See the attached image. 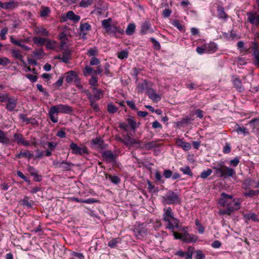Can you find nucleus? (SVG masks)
Listing matches in <instances>:
<instances>
[{
	"instance_id": "nucleus-1",
	"label": "nucleus",
	"mask_w": 259,
	"mask_h": 259,
	"mask_svg": "<svg viewBox=\"0 0 259 259\" xmlns=\"http://www.w3.org/2000/svg\"><path fill=\"white\" fill-rule=\"evenodd\" d=\"M163 221L167 223L166 228L173 232L176 239H180L187 243L193 242L196 241L197 238L195 235L189 234L187 232L181 234L174 231L175 229L179 228L180 221L174 217V213L170 207H168L164 209Z\"/></svg>"
},
{
	"instance_id": "nucleus-2",
	"label": "nucleus",
	"mask_w": 259,
	"mask_h": 259,
	"mask_svg": "<svg viewBox=\"0 0 259 259\" xmlns=\"http://www.w3.org/2000/svg\"><path fill=\"white\" fill-rule=\"evenodd\" d=\"M217 174H220V177H233L236 175L234 169L232 168L227 167L224 165H220L215 167Z\"/></svg>"
},
{
	"instance_id": "nucleus-3",
	"label": "nucleus",
	"mask_w": 259,
	"mask_h": 259,
	"mask_svg": "<svg viewBox=\"0 0 259 259\" xmlns=\"http://www.w3.org/2000/svg\"><path fill=\"white\" fill-rule=\"evenodd\" d=\"M163 202L167 204L179 203L180 202V199L178 194L170 191L163 197Z\"/></svg>"
},
{
	"instance_id": "nucleus-4",
	"label": "nucleus",
	"mask_w": 259,
	"mask_h": 259,
	"mask_svg": "<svg viewBox=\"0 0 259 259\" xmlns=\"http://www.w3.org/2000/svg\"><path fill=\"white\" fill-rule=\"evenodd\" d=\"M259 44L256 41L252 42L251 45L249 49L251 50V52L252 53L253 57V64L255 66L259 67V50H258Z\"/></svg>"
},
{
	"instance_id": "nucleus-5",
	"label": "nucleus",
	"mask_w": 259,
	"mask_h": 259,
	"mask_svg": "<svg viewBox=\"0 0 259 259\" xmlns=\"http://www.w3.org/2000/svg\"><path fill=\"white\" fill-rule=\"evenodd\" d=\"M70 149L73 154L82 155L88 154V150L85 146L79 147L76 143L72 142L70 145Z\"/></svg>"
},
{
	"instance_id": "nucleus-6",
	"label": "nucleus",
	"mask_w": 259,
	"mask_h": 259,
	"mask_svg": "<svg viewBox=\"0 0 259 259\" xmlns=\"http://www.w3.org/2000/svg\"><path fill=\"white\" fill-rule=\"evenodd\" d=\"M93 90V94L92 95L88 90H84L82 92L84 93L88 98L89 99V97H91L92 99L95 100H99L102 96L103 92L101 90L98 89L97 88L92 87Z\"/></svg>"
},
{
	"instance_id": "nucleus-7",
	"label": "nucleus",
	"mask_w": 259,
	"mask_h": 259,
	"mask_svg": "<svg viewBox=\"0 0 259 259\" xmlns=\"http://www.w3.org/2000/svg\"><path fill=\"white\" fill-rule=\"evenodd\" d=\"M53 107L56 108V110H57V113L69 114L72 112L73 110L71 106L66 104H59L56 106H53Z\"/></svg>"
},
{
	"instance_id": "nucleus-8",
	"label": "nucleus",
	"mask_w": 259,
	"mask_h": 259,
	"mask_svg": "<svg viewBox=\"0 0 259 259\" xmlns=\"http://www.w3.org/2000/svg\"><path fill=\"white\" fill-rule=\"evenodd\" d=\"M154 32L152 28L151 23L149 21L143 23L140 30V33L144 35L148 33H152Z\"/></svg>"
},
{
	"instance_id": "nucleus-9",
	"label": "nucleus",
	"mask_w": 259,
	"mask_h": 259,
	"mask_svg": "<svg viewBox=\"0 0 259 259\" xmlns=\"http://www.w3.org/2000/svg\"><path fill=\"white\" fill-rule=\"evenodd\" d=\"M151 87V82L146 80H144L142 82L138 84L137 89L139 93H143L144 92H146V93H147V90H149V89Z\"/></svg>"
},
{
	"instance_id": "nucleus-10",
	"label": "nucleus",
	"mask_w": 259,
	"mask_h": 259,
	"mask_svg": "<svg viewBox=\"0 0 259 259\" xmlns=\"http://www.w3.org/2000/svg\"><path fill=\"white\" fill-rule=\"evenodd\" d=\"M119 141L124 143L126 146H131L133 144H140L141 143L140 141H137L135 139L131 138L129 135H126L124 136L123 139L119 138Z\"/></svg>"
},
{
	"instance_id": "nucleus-11",
	"label": "nucleus",
	"mask_w": 259,
	"mask_h": 259,
	"mask_svg": "<svg viewBox=\"0 0 259 259\" xmlns=\"http://www.w3.org/2000/svg\"><path fill=\"white\" fill-rule=\"evenodd\" d=\"M248 21L252 24L257 26L259 24V14L249 12L247 14Z\"/></svg>"
},
{
	"instance_id": "nucleus-12",
	"label": "nucleus",
	"mask_w": 259,
	"mask_h": 259,
	"mask_svg": "<svg viewBox=\"0 0 259 259\" xmlns=\"http://www.w3.org/2000/svg\"><path fill=\"white\" fill-rule=\"evenodd\" d=\"M193 250V247H189L188 248V251L186 252L182 250H179L177 251L175 254V255H178L180 257L185 256L186 259H192Z\"/></svg>"
},
{
	"instance_id": "nucleus-13",
	"label": "nucleus",
	"mask_w": 259,
	"mask_h": 259,
	"mask_svg": "<svg viewBox=\"0 0 259 259\" xmlns=\"http://www.w3.org/2000/svg\"><path fill=\"white\" fill-rule=\"evenodd\" d=\"M146 93L149 98L154 102H157L161 100L160 96L157 94L151 87L149 89V90H147Z\"/></svg>"
},
{
	"instance_id": "nucleus-14",
	"label": "nucleus",
	"mask_w": 259,
	"mask_h": 259,
	"mask_svg": "<svg viewBox=\"0 0 259 259\" xmlns=\"http://www.w3.org/2000/svg\"><path fill=\"white\" fill-rule=\"evenodd\" d=\"M255 182L251 178H247L244 180L242 184V188L246 190H249L254 187Z\"/></svg>"
},
{
	"instance_id": "nucleus-15",
	"label": "nucleus",
	"mask_w": 259,
	"mask_h": 259,
	"mask_svg": "<svg viewBox=\"0 0 259 259\" xmlns=\"http://www.w3.org/2000/svg\"><path fill=\"white\" fill-rule=\"evenodd\" d=\"M106 32L109 34L115 35L116 32L119 34H122L123 32V30L115 25H111L106 30Z\"/></svg>"
},
{
	"instance_id": "nucleus-16",
	"label": "nucleus",
	"mask_w": 259,
	"mask_h": 259,
	"mask_svg": "<svg viewBox=\"0 0 259 259\" xmlns=\"http://www.w3.org/2000/svg\"><path fill=\"white\" fill-rule=\"evenodd\" d=\"M227 207L231 209L233 211L238 210L240 207V204L238 200H231L229 201Z\"/></svg>"
},
{
	"instance_id": "nucleus-17",
	"label": "nucleus",
	"mask_w": 259,
	"mask_h": 259,
	"mask_svg": "<svg viewBox=\"0 0 259 259\" xmlns=\"http://www.w3.org/2000/svg\"><path fill=\"white\" fill-rule=\"evenodd\" d=\"M204 49H205V53H213L218 49L217 46L213 42H210L208 44H204Z\"/></svg>"
},
{
	"instance_id": "nucleus-18",
	"label": "nucleus",
	"mask_w": 259,
	"mask_h": 259,
	"mask_svg": "<svg viewBox=\"0 0 259 259\" xmlns=\"http://www.w3.org/2000/svg\"><path fill=\"white\" fill-rule=\"evenodd\" d=\"M176 145L181 147L185 151H188L191 149V145L189 143L183 141L180 139H177L176 142Z\"/></svg>"
},
{
	"instance_id": "nucleus-19",
	"label": "nucleus",
	"mask_w": 259,
	"mask_h": 259,
	"mask_svg": "<svg viewBox=\"0 0 259 259\" xmlns=\"http://www.w3.org/2000/svg\"><path fill=\"white\" fill-rule=\"evenodd\" d=\"M102 156L104 158L108 160L110 162H114L116 160L115 156L110 150H106L104 151L102 153Z\"/></svg>"
},
{
	"instance_id": "nucleus-20",
	"label": "nucleus",
	"mask_w": 259,
	"mask_h": 259,
	"mask_svg": "<svg viewBox=\"0 0 259 259\" xmlns=\"http://www.w3.org/2000/svg\"><path fill=\"white\" fill-rule=\"evenodd\" d=\"M233 84L236 90L239 92L243 91L244 88L242 84L241 80L239 78L235 76H233Z\"/></svg>"
},
{
	"instance_id": "nucleus-21",
	"label": "nucleus",
	"mask_w": 259,
	"mask_h": 259,
	"mask_svg": "<svg viewBox=\"0 0 259 259\" xmlns=\"http://www.w3.org/2000/svg\"><path fill=\"white\" fill-rule=\"evenodd\" d=\"M91 29V26L88 23H80V35H83L85 36L89 31Z\"/></svg>"
},
{
	"instance_id": "nucleus-22",
	"label": "nucleus",
	"mask_w": 259,
	"mask_h": 259,
	"mask_svg": "<svg viewBox=\"0 0 259 259\" xmlns=\"http://www.w3.org/2000/svg\"><path fill=\"white\" fill-rule=\"evenodd\" d=\"M77 76V75L74 71H69L66 73L65 80L67 83H71L74 80Z\"/></svg>"
},
{
	"instance_id": "nucleus-23",
	"label": "nucleus",
	"mask_w": 259,
	"mask_h": 259,
	"mask_svg": "<svg viewBox=\"0 0 259 259\" xmlns=\"http://www.w3.org/2000/svg\"><path fill=\"white\" fill-rule=\"evenodd\" d=\"M73 166L74 164L72 163L63 160L59 164V168L63 170L68 171L70 170Z\"/></svg>"
},
{
	"instance_id": "nucleus-24",
	"label": "nucleus",
	"mask_w": 259,
	"mask_h": 259,
	"mask_svg": "<svg viewBox=\"0 0 259 259\" xmlns=\"http://www.w3.org/2000/svg\"><path fill=\"white\" fill-rule=\"evenodd\" d=\"M17 105V100L14 98H10L8 99V103L7 104V109L11 111L14 110Z\"/></svg>"
},
{
	"instance_id": "nucleus-25",
	"label": "nucleus",
	"mask_w": 259,
	"mask_h": 259,
	"mask_svg": "<svg viewBox=\"0 0 259 259\" xmlns=\"http://www.w3.org/2000/svg\"><path fill=\"white\" fill-rule=\"evenodd\" d=\"M10 40L13 44L21 47L25 51H29L31 49L29 47L24 45L22 42H20V41H17L13 36H11Z\"/></svg>"
},
{
	"instance_id": "nucleus-26",
	"label": "nucleus",
	"mask_w": 259,
	"mask_h": 259,
	"mask_svg": "<svg viewBox=\"0 0 259 259\" xmlns=\"http://www.w3.org/2000/svg\"><path fill=\"white\" fill-rule=\"evenodd\" d=\"M71 59V51L68 50H65L62 53L61 61L65 63L69 62V61Z\"/></svg>"
},
{
	"instance_id": "nucleus-27",
	"label": "nucleus",
	"mask_w": 259,
	"mask_h": 259,
	"mask_svg": "<svg viewBox=\"0 0 259 259\" xmlns=\"http://www.w3.org/2000/svg\"><path fill=\"white\" fill-rule=\"evenodd\" d=\"M218 17L219 19L226 20L228 19V15L225 12L224 8L222 6H219L217 9Z\"/></svg>"
},
{
	"instance_id": "nucleus-28",
	"label": "nucleus",
	"mask_w": 259,
	"mask_h": 259,
	"mask_svg": "<svg viewBox=\"0 0 259 259\" xmlns=\"http://www.w3.org/2000/svg\"><path fill=\"white\" fill-rule=\"evenodd\" d=\"M92 143L95 145H98V147L101 149H105L106 145L105 144L104 141L101 139L97 138L92 140Z\"/></svg>"
},
{
	"instance_id": "nucleus-29",
	"label": "nucleus",
	"mask_w": 259,
	"mask_h": 259,
	"mask_svg": "<svg viewBox=\"0 0 259 259\" xmlns=\"http://www.w3.org/2000/svg\"><path fill=\"white\" fill-rule=\"evenodd\" d=\"M55 113H57L56 108H54L53 106L51 107L49 111V115L50 119L54 123H57L58 121V117H55L54 115Z\"/></svg>"
},
{
	"instance_id": "nucleus-30",
	"label": "nucleus",
	"mask_w": 259,
	"mask_h": 259,
	"mask_svg": "<svg viewBox=\"0 0 259 259\" xmlns=\"http://www.w3.org/2000/svg\"><path fill=\"white\" fill-rule=\"evenodd\" d=\"M66 17L71 20L74 21L75 22H77L80 20V16L75 15L72 11H68L66 14Z\"/></svg>"
},
{
	"instance_id": "nucleus-31",
	"label": "nucleus",
	"mask_w": 259,
	"mask_h": 259,
	"mask_svg": "<svg viewBox=\"0 0 259 259\" xmlns=\"http://www.w3.org/2000/svg\"><path fill=\"white\" fill-rule=\"evenodd\" d=\"M126 121L127 122V125L131 126V128L134 131L140 124V123L137 124L133 117H129L127 118Z\"/></svg>"
},
{
	"instance_id": "nucleus-32",
	"label": "nucleus",
	"mask_w": 259,
	"mask_h": 259,
	"mask_svg": "<svg viewBox=\"0 0 259 259\" xmlns=\"http://www.w3.org/2000/svg\"><path fill=\"white\" fill-rule=\"evenodd\" d=\"M33 154L30 152L29 151H26L24 152H20L19 153L16 155V157L18 158H21L23 157L27 158L30 159L33 157Z\"/></svg>"
},
{
	"instance_id": "nucleus-33",
	"label": "nucleus",
	"mask_w": 259,
	"mask_h": 259,
	"mask_svg": "<svg viewBox=\"0 0 259 259\" xmlns=\"http://www.w3.org/2000/svg\"><path fill=\"white\" fill-rule=\"evenodd\" d=\"M34 32L36 34L45 36H47L49 35L48 31L46 28L41 27H36L34 29Z\"/></svg>"
},
{
	"instance_id": "nucleus-34",
	"label": "nucleus",
	"mask_w": 259,
	"mask_h": 259,
	"mask_svg": "<svg viewBox=\"0 0 259 259\" xmlns=\"http://www.w3.org/2000/svg\"><path fill=\"white\" fill-rule=\"evenodd\" d=\"M243 195L246 197L252 198L254 196H256L259 194V190H247V191L243 192Z\"/></svg>"
},
{
	"instance_id": "nucleus-35",
	"label": "nucleus",
	"mask_w": 259,
	"mask_h": 259,
	"mask_svg": "<svg viewBox=\"0 0 259 259\" xmlns=\"http://www.w3.org/2000/svg\"><path fill=\"white\" fill-rule=\"evenodd\" d=\"M41 145L45 148H46L45 146L47 145L48 147V150L52 151H54L57 146V144L54 142L41 143Z\"/></svg>"
},
{
	"instance_id": "nucleus-36",
	"label": "nucleus",
	"mask_w": 259,
	"mask_h": 259,
	"mask_svg": "<svg viewBox=\"0 0 259 259\" xmlns=\"http://www.w3.org/2000/svg\"><path fill=\"white\" fill-rule=\"evenodd\" d=\"M11 53L12 54L13 56L16 59H19L24 63H25L24 61L23 60V56L21 54L19 51L16 50H12L11 51Z\"/></svg>"
},
{
	"instance_id": "nucleus-37",
	"label": "nucleus",
	"mask_w": 259,
	"mask_h": 259,
	"mask_svg": "<svg viewBox=\"0 0 259 259\" xmlns=\"http://www.w3.org/2000/svg\"><path fill=\"white\" fill-rule=\"evenodd\" d=\"M34 43L37 45L43 46L47 41V39L41 37H34L33 38Z\"/></svg>"
},
{
	"instance_id": "nucleus-38",
	"label": "nucleus",
	"mask_w": 259,
	"mask_h": 259,
	"mask_svg": "<svg viewBox=\"0 0 259 259\" xmlns=\"http://www.w3.org/2000/svg\"><path fill=\"white\" fill-rule=\"evenodd\" d=\"M244 217L247 220H251L253 222H258L257 215L254 213H248L244 215Z\"/></svg>"
},
{
	"instance_id": "nucleus-39",
	"label": "nucleus",
	"mask_w": 259,
	"mask_h": 259,
	"mask_svg": "<svg viewBox=\"0 0 259 259\" xmlns=\"http://www.w3.org/2000/svg\"><path fill=\"white\" fill-rule=\"evenodd\" d=\"M136 28V25L134 23L129 24L126 29L125 32L128 35H132Z\"/></svg>"
},
{
	"instance_id": "nucleus-40",
	"label": "nucleus",
	"mask_w": 259,
	"mask_h": 259,
	"mask_svg": "<svg viewBox=\"0 0 259 259\" xmlns=\"http://www.w3.org/2000/svg\"><path fill=\"white\" fill-rule=\"evenodd\" d=\"M93 73L95 74V70L88 66H87L83 71V74L84 76H88L92 75Z\"/></svg>"
},
{
	"instance_id": "nucleus-41",
	"label": "nucleus",
	"mask_w": 259,
	"mask_h": 259,
	"mask_svg": "<svg viewBox=\"0 0 259 259\" xmlns=\"http://www.w3.org/2000/svg\"><path fill=\"white\" fill-rule=\"evenodd\" d=\"M9 142V139L6 137L5 133L0 130V143L7 144Z\"/></svg>"
},
{
	"instance_id": "nucleus-42",
	"label": "nucleus",
	"mask_w": 259,
	"mask_h": 259,
	"mask_svg": "<svg viewBox=\"0 0 259 259\" xmlns=\"http://www.w3.org/2000/svg\"><path fill=\"white\" fill-rule=\"evenodd\" d=\"M249 124L252 128H259V117L258 118H253L249 122Z\"/></svg>"
},
{
	"instance_id": "nucleus-43",
	"label": "nucleus",
	"mask_w": 259,
	"mask_h": 259,
	"mask_svg": "<svg viewBox=\"0 0 259 259\" xmlns=\"http://www.w3.org/2000/svg\"><path fill=\"white\" fill-rule=\"evenodd\" d=\"M120 241V239L119 238H113L109 241L108 245L111 248H115Z\"/></svg>"
},
{
	"instance_id": "nucleus-44",
	"label": "nucleus",
	"mask_w": 259,
	"mask_h": 259,
	"mask_svg": "<svg viewBox=\"0 0 259 259\" xmlns=\"http://www.w3.org/2000/svg\"><path fill=\"white\" fill-rule=\"evenodd\" d=\"M157 144L154 141H151L149 142H148L147 143H145L143 145V147L145 148L146 150H150L156 147Z\"/></svg>"
},
{
	"instance_id": "nucleus-45",
	"label": "nucleus",
	"mask_w": 259,
	"mask_h": 259,
	"mask_svg": "<svg viewBox=\"0 0 259 259\" xmlns=\"http://www.w3.org/2000/svg\"><path fill=\"white\" fill-rule=\"evenodd\" d=\"M91 96L89 97V99H88L90 102V105L93 108V109L96 112L99 111V108L98 106V104L96 103L97 100L92 99Z\"/></svg>"
},
{
	"instance_id": "nucleus-46",
	"label": "nucleus",
	"mask_w": 259,
	"mask_h": 259,
	"mask_svg": "<svg viewBox=\"0 0 259 259\" xmlns=\"http://www.w3.org/2000/svg\"><path fill=\"white\" fill-rule=\"evenodd\" d=\"M89 84L92 87L96 88L98 85V77L95 75H93L92 77L89 80Z\"/></svg>"
},
{
	"instance_id": "nucleus-47",
	"label": "nucleus",
	"mask_w": 259,
	"mask_h": 259,
	"mask_svg": "<svg viewBox=\"0 0 259 259\" xmlns=\"http://www.w3.org/2000/svg\"><path fill=\"white\" fill-rule=\"evenodd\" d=\"M180 170L183 172L184 174L188 175L191 177H192L193 174L190 169V168L188 166H186L183 167H181Z\"/></svg>"
},
{
	"instance_id": "nucleus-48",
	"label": "nucleus",
	"mask_w": 259,
	"mask_h": 259,
	"mask_svg": "<svg viewBox=\"0 0 259 259\" xmlns=\"http://www.w3.org/2000/svg\"><path fill=\"white\" fill-rule=\"evenodd\" d=\"M112 21L111 18H109L107 19H104L102 21V24L103 28L106 30L111 25V22Z\"/></svg>"
},
{
	"instance_id": "nucleus-49",
	"label": "nucleus",
	"mask_w": 259,
	"mask_h": 259,
	"mask_svg": "<svg viewBox=\"0 0 259 259\" xmlns=\"http://www.w3.org/2000/svg\"><path fill=\"white\" fill-rule=\"evenodd\" d=\"M74 83L76 87H77L79 89L81 90V92L85 90L83 88V85L81 83L80 79L79 78L78 76L77 75L76 77L75 78L74 80Z\"/></svg>"
},
{
	"instance_id": "nucleus-50",
	"label": "nucleus",
	"mask_w": 259,
	"mask_h": 259,
	"mask_svg": "<svg viewBox=\"0 0 259 259\" xmlns=\"http://www.w3.org/2000/svg\"><path fill=\"white\" fill-rule=\"evenodd\" d=\"M14 141L16 142L17 144H21L24 138L20 133H16L14 135Z\"/></svg>"
},
{
	"instance_id": "nucleus-51",
	"label": "nucleus",
	"mask_w": 259,
	"mask_h": 259,
	"mask_svg": "<svg viewBox=\"0 0 259 259\" xmlns=\"http://www.w3.org/2000/svg\"><path fill=\"white\" fill-rule=\"evenodd\" d=\"M93 0H82L79 3V6L86 8L93 3Z\"/></svg>"
},
{
	"instance_id": "nucleus-52",
	"label": "nucleus",
	"mask_w": 259,
	"mask_h": 259,
	"mask_svg": "<svg viewBox=\"0 0 259 259\" xmlns=\"http://www.w3.org/2000/svg\"><path fill=\"white\" fill-rule=\"evenodd\" d=\"M150 40L153 44V46L155 50H159L161 48L160 43L157 41L154 38L151 37Z\"/></svg>"
},
{
	"instance_id": "nucleus-53",
	"label": "nucleus",
	"mask_w": 259,
	"mask_h": 259,
	"mask_svg": "<svg viewBox=\"0 0 259 259\" xmlns=\"http://www.w3.org/2000/svg\"><path fill=\"white\" fill-rule=\"evenodd\" d=\"M21 205L23 206H26L28 208H31L32 207V203L31 202L28 201V197H25L23 199H22L21 201Z\"/></svg>"
},
{
	"instance_id": "nucleus-54",
	"label": "nucleus",
	"mask_w": 259,
	"mask_h": 259,
	"mask_svg": "<svg viewBox=\"0 0 259 259\" xmlns=\"http://www.w3.org/2000/svg\"><path fill=\"white\" fill-rule=\"evenodd\" d=\"M14 7V3L12 2H9L8 3H4L2 6V9H11Z\"/></svg>"
},
{
	"instance_id": "nucleus-55",
	"label": "nucleus",
	"mask_w": 259,
	"mask_h": 259,
	"mask_svg": "<svg viewBox=\"0 0 259 259\" xmlns=\"http://www.w3.org/2000/svg\"><path fill=\"white\" fill-rule=\"evenodd\" d=\"M107 111L110 113H114L117 112V108L112 104H109L107 106Z\"/></svg>"
},
{
	"instance_id": "nucleus-56",
	"label": "nucleus",
	"mask_w": 259,
	"mask_h": 259,
	"mask_svg": "<svg viewBox=\"0 0 259 259\" xmlns=\"http://www.w3.org/2000/svg\"><path fill=\"white\" fill-rule=\"evenodd\" d=\"M212 173V170L210 168L207 169L206 170L203 171L200 175V177L202 179H206Z\"/></svg>"
},
{
	"instance_id": "nucleus-57",
	"label": "nucleus",
	"mask_w": 259,
	"mask_h": 259,
	"mask_svg": "<svg viewBox=\"0 0 259 259\" xmlns=\"http://www.w3.org/2000/svg\"><path fill=\"white\" fill-rule=\"evenodd\" d=\"M89 56H95L98 55V49L96 47L91 48L87 53Z\"/></svg>"
},
{
	"instance_id": "nucleus-58",
	"label": "nucleus",
	"mask_w": 259,
	"mask_h": 259,
	"mask_svg": "<svg viewBox=\"0 0 259 259\" xmlns=\"http://www.w3.org/2000/svg\"><path fill=\"white\" fill-rule=\"evenodd\" d=\"M50 12V10L49 8L43 7L40 12V15L41 17H44L47 16Z\"/></svg>"
},
{
	"instance_id": "nucleus-59",
	"label": "nucleus",
	"mask_w": 259,
	"mask_h": 259,
	"mask_svg": "<svg viewBox=\"0 0 259 259\" xmlns=\"http://www.w3.org/2000/svg\"><path fill=\"white\" fill-rule=\"evenodd\" d=\"M108 178L113 183L115 184H118L120 181V179L116 176L109 175Z\"/></svg>"
},
{
	"instance_id": "nucleus-60",
	"label": "nucleus",
	"mask_w": 259,
	"mask_h": 259,
	"mask_svg": "<svg viewBox=\"0 0 259 259\" xmlns=\"http://www.w3.org/2000/svg\"><path fill=\"white\" fill-rule=\"evenodd\" d=\"M155 177L156 181L161 182V183H164V180L162 179V176L159 171L156 170Z\"/></svg>"
},
{
	"instance_id": "nucleus-61",
	"label": "nucleus",
	"mask_w": 259,
	"mask_h": 259,
	"mask_svg": "<svg viewBox=\"0 0 259 259\" xmlns=\"http://www.w3.org/2000/svg\"><path fill=\"white\" fill-rule=\"evenodd\" d=\"M128 53L125 51H122L118 53V58L120 59H123L128 57Z\"/></svg>"
},
{
	"instance_id": "nucleus-62",
	"label": "nucleus",
	"mask_w": 259,
	"mask_h": 259,
	"mask_svg": "<svg viewBox=\"0 0 259 259\" xmlns=\"http://www.w3.org/2000/svg\"><path fill=\"white\" fill-rule=\"evenodd\" d=\"M10 63V60L7 57L0 58V65L6 66Z\"/></svg>"
},
{
	"instance_id": "nucleus-63",
	"label": "nucleus",
	"mask_w": 259,
	"mask_h": 259,
	"mask_svg": "<svg viewBox=\"0 0 259 259\" xmlns=\"http://www.w3.org/2000/svg\"><path fill=\"white\" fill-rule=\"evenodd\" d=\"M172 25L177 27L179 30H182L183 28V25L180 23V21L178 20H174L172 23Z\"/></svg>"
},
{
	"instance_id": "nucleus-64",
	"label": "nucleus",
	"mask_w": 259,
	"mask_h": 259,
	"mask_svg": "<svg viewBox=\"0 0 259 259\" xmlns=\"http://www.w3.org/2000/svg\"><path fill=\"white\" fill-rule=\"evenodd\" d=\"M205 254H203L202 251L200 250H198L196 251V259H204Z\"/></svg>"
}]
</instances>
